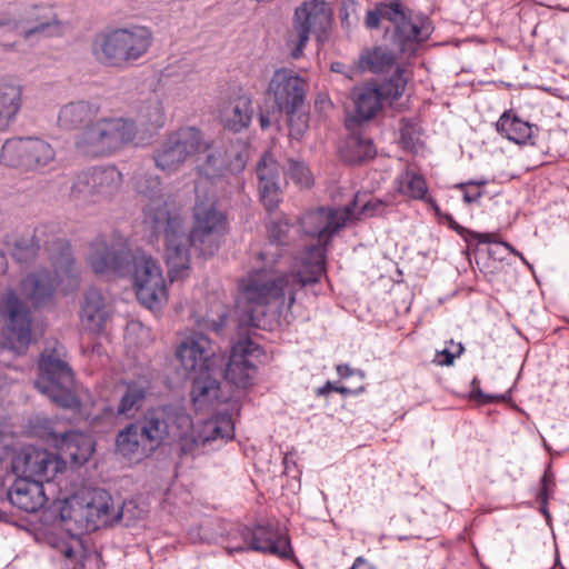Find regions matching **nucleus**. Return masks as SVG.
<instances>
[{"label": "nucleus", "instance_id": "nucleus-8", "mask_svg": "<svg viewBox=\"0 0 569 569\" xmlns=\"http://www.w3.org/2000/svg\"><path fill=\"white\" fill-rule=\"evenodd\" d=\"M64 347L56 339L48 340L38 362L36 388L64 409H76L80 401L71 390L73 372L63 360Z\"/></svg>", "mask_w": 569, "mask_h": 569}, {"label": "nucleus", "instance_id": "nucleus-9", "mask_svg": "<svg viewBox=\"0 0 569 569\" xmlns=\"http://www.w3.org/2000/svg\"><path fill=\"white\" fill-rule=\"evenodd\" d=\"M332 22V10L326 0H302L293 11L291 31L286 41L290 57L301 58L311 37L325 43Z\"/></svg>", "mask_w": 569, "mask_h": 569}, {"label": "nucleus", "instance_id": "nucleus-55", "mask_svg": "<svg viewBox=\"0 0 569 569\" xmlns=\"http://www.w3.org/2000/svg\"><path fill=\"white\" fill-rule=\"evenodd\" d=\"M338 386H335L331 381H327L322 387L316 389V396L318 397H325L329 392L335 391Z\"/></svg>", "mask_w": 569, "mask_h": 569}, {"label": "nucleus", "instance_id": "nucleus-12", "mask_svg": "<svg viewBox=\"0 0 569 569\" xmlns=\"http://www.w3.org/2000/svg\"><path fill=\"white\" fill-rule=\"evenodd\" d=\"M61 520L71 521L81 531H94L108 525L113 518V502L110 493L94 488L80 491L67 499L60 511Z\"/></svg>", "mask_w": 569, "mask_h": 569}, {"label": "nucleus", "instance_id": "nucleus-62", "mask_svg": "<svg viewBox=\"0 0 569 569\" xmlns=\"http://www.w3.org/2000/svg\"><path fill=\"white\" fill-rule=\"evenodd\" d=\"M502 244L510 251L512 252L515 256H518L525 263L528 264V262L526 261V259L523 258V256L517 251L511 244H509L508 242H502Z\"/></svg>", "mask_w": 569, "mask_h": 569}, {"label": "nucleus", "instance_id": "nucleus-59", "mask_svg": "<svg viewBox=\"0 0 569 569\" xmlns=\"http://www.w3.org/2000/svg\"><path fill=\"white\" fill-rule=\"evenodd\" d=\"M441 220L446 221L448 226L453 230L459 231L461 229V227L457 223L450 213H443Z\"/></svg>", "mask_w": 569, "mask_h": 569}, {"label": "nucleus", "instance_id": "nucleus-50", "mask_svg": "<svg viewBox=\"0 0 569 569\" xmlns=\"http://www.w3.org/2000/svg\"><path fill=\"white\" fill-rule=\"evenodd\" d=\"M470 397L477 400L481 405H488L498 401H506L510 398V390L503 395H488L480 389V381L478 378H473L471 381Z\"/></svg>", "mask_w": 569, "mask_h": 569}, {"label": "nucleus", "instance_id": "nucleus-17", "mask_svg": "<svg viewBox=\"0 0 569 569\" xmlns=\"http://www.w3.org/2000/svg\"><path fill=\"white\" fill-rule=\"evenodd\" d=\"M234 535H239L242 542L231 545L229 547V555L256 551L277 556L281 559L293 558V549L290 539L278 526H239Z\"/></svg>", "mask_w": 569, "mask_h": 569}, {"label": "nucleus", "instance_id": "nucleus-52", "mask_svg": "<svg viewBox=\"0 0 569 569\" xmlns=\"http://www.w3.org/2000/svg\"><path fill=\"white\" fill-rule=\"evenodd\" d=\"M382 207V202L380 200H370L363 204L360 216L371 217L376 214L380 208Z\"/></svg>", "mask_w": 569, "mask_h": 569}, {"label": "nucleus", "instance_id": "nucleus-63", "mask_svg": "<svg viewBox=\"0 0 569 569\" xmlns=\"http://www.w3.org/2000/svg\"><path fill=\"white\" fill-rule=\"evenodd\" d=\"M259 123H260V127H261L262 129L268 128V127H269V124H270V120H269L268 116H266V114H260V116H259Z\"/></svg>", "mask_w": 569, "mask_h": 569}, {"label": "nucleus", "instance_id": "nucleus-47", "mask_svg": "<svg viewBox=\"0 0 569 569\" xmlns=\"http://www.w3.org/2000/svg\"><path fill=\"white\" fill-rule=\"evenodd\" d=\"M288 174L300 188H309L312 184V174L303 162L289 160Z\"/></svg>", "mask_w": 569, "mask_h": 569}, {"label": "nucleus", "instance_id": "nucleus-45", "mask_svg": "<svg viewBox=\"0 0 569 569\" xmlns=\"http://www.w3.org/2000/svg\"><path fill=\"white\" fill-rule=\"evenodd\" d=\"M116 447L120 455L129 458L134 455L151 452L146 442L142 441L138 423H130L117 435Z\"/></svg>", "mask_w": 569, "mask_h": 569}, {"label": "nucleus", "instance_id": "nucleus-48", "mask_svg": "<svg viewBox=\"0 0 569 569\" xmlns=\"http://www.w3.org/2000/svg\"><path fill=\"white\" fill-rule=\"evenodd\" d=\"M553 488H555L553 475L549 470H547V471H545V473L542 475V477L540 479V488H539V491L537 492V500L540 503V511L547 518L550 517L549 511H548V500H549V496L553 492Z\"/></svg>", "mask_w": 569, "mask_h": 569}, {"label": "nucleus", "instance_id": "nucleus-26", "mask_svg": "<svg viewBox=\"0 0 569 569\" xmlns=\"http://www.w3.org/2000/svg\"><path fill=\"white\" fill-rule=\"evenodd\" d=\"M253 118L252 98L248 93L239 92L222 101L218 107L220 124L233 133L249 128Z\"/></svg>", "mask_w": 569, "mask_h": 569}, {"label": "nucleus", "instance_id": "nucleus-51", "mask_svg": "<svg viewBox=\"0 0 569 569\" xmlns=\"http://www.w3.org/2000/svg\"><path fill=\"white\" fill-rule=\"evenodd\" d=\"M463 352V346L461 343L456 345L455 351H449L448 349H443L441 351H438L435 358V362L439 366H452L455 362V359L460 357Z\"/></svg>", "mask_w": 569, "mask_h": 569}, {"label": "nucleus", "instance_id": "nucleus-23", "mask_svg": "<svg viewBox=\"0 0 569 569\" xmlns=\"http://www.w3.org/2000/svg\"><path fill=\"white\" fill-rule=\"evenodd\" d=\"M262 357L264 351L261 346L250 338L240 339L231 349L222 377L238 388H247L252 383L256 362Z\"/></svg>", "mask_w": 569, "mask_h": 569}, {"label": "nucleus", "instance_id": "nucleus-46", "mask_svg": "<svg viewBox=\"0 0 569 569\" xmlns=\"http://www.w3.org/2000/svg\"><path fill=\"white\" fill-rule=\"evenodd\" d=\"M286 114L288 117L290 138L300 140L308 129V113L302 108Z\"/></svg>", "mask_w": 569, "mask_h": 569}, {"label": "nucleus", "instance_id": "nucleus-18", "mask_svg": "<svg viewBox=\"0 0 569 569\" xmlns=\"http://www.w3.org/2000/svg\"><path fill=\"white\" fill-rule=\"evenodd\" d=\"M355 207L356 202L340 208L319 207L301 216L299 223L302 232L318 239V244H312V247L322 249L325 258L327 251L326 246L330 242L332 237L346 226L347 221L353 214ZM308 249L309 247L301 253ZM301 256L302 254H300V257Z\"/></svg>", "mask_w": 569, "mask_h": 569}, {"label": "nucleus", "instance_id": "nucleus-57", "mask_svg": "<svg viewBox=\"0 0 569 569\" xmlns=\"http://www.w3.org/2000/svg\"><path fill=\"white\" fill-rule=\"evenodd\" d=\"M422 201H423V202H426V203H428V204L431 207V209L435 211V214H436L438 218L442 219V214H443V212H441V210H440V208H439V206H438L437 201H436L431 196H429V194H428V196H427V199H423Z\"/></svg>", "mask_w": 569, "mask_h": 569}, {"label": "nucleus", "instance_id": "nucleus-39", "mask_svg": "<svg viewBox=\"0 0 569 569\" xmlns=\"http://www.w3.org/2000/svg\"><path fill=\"white\" fill-rule=\"evenodd\" d=\"M395 63V53L386 47L377 46L365 49L360 53L356 69L360 72L383 73L389 71Z\"/></svg>", "mask_w": 569, "mask_h": 569}, {"label": "nucleus", "instance_id": "nucleus-2", "mask_svg": "<svg viewBox=\"0 0 569 569\" xmlns=\"http://www.w3.org/2000/svg\"><path fill=\"white\" fill-rule=\"evenodd\" d=\"M277 267L264 268L250 272L239 281L238 288L249 306L266 307L276 303L279 309L284 305L290 309L296 301L297 291L308 284L316 283L325 273L323 250L311 247L302 256L295 259L288 272H280Z\"/></svg>", "mask_w": 569, "mask_h": 569}, {"label": "nucleus", "instance_id": "nucleus-6", "mask_svg": "<svg viewBox=\"0 0 569 569\" xmlns=\"http://www.w3.org/2000/svg\"><path fill=\"white\" fill-rule=\"evenodd\" d=\"M53 246H57L61 254L51 253L53 274L48 270L31 272L19 284L21 297L29 301L33 308H42L51 303L56 292L66 295L79 284L69 241H56Z\"/></svg>", "mask_w": 569, "mask_h": 569}, {"label": "nucleus", "instance_id": "nucleus-64", "mask_svg": "<svg viewBox=\"0 0 569 569\" xmlns=\"http://www.w3.org/2000/svg\"><path fill=\"white\" fill-rule=\"evenodd\" d=\"M343 68H345V64H343V63H341V62H333V63L331 64V70H332L333 72H340V73H341V72H343Z\"/></svg>", "mask_w": 569, "mask_h": 569}, {"label": "nucleus", "instance_id": "nucleus-36", "mask_svg": "<svg viewBox=\"0 0 569 569\" xmlns=\"http://www.w3.org/2000/svg\"><path fill=\"white\" fill-rule=\"evenodd\" d=\"M164 123L163 99L160 94L153 93L139 106L134 124L147 133H153L160 130Z\"/></svg>", "mask_w": 569, "mask_h": 569}, {"label": "nucleus", "instance_id": "nucleus-35", "mask_svg": "<svg viewBox=\"0 0 569 569\" xmlns=\"http://www.w3.org/2000/svg\"><path fill=\"white\" fill-rule=\"evenodd\" d=\"M80 319L83 328L91 332H101L108 319V311L102 293L97 289H89L83 299Z\"/></svg>", "mask_w": 569, "mask_h": 569}, {"label": "nucleus", "instance_id": "nucleus-13", "mask_svg": "<svg viewBox=\"0 0 569 569\" xmlns=\"http://www.w3.org/2000/svg\"><path fill=\"white\" fill-rule=\"evenodd\" d=\"M22 24H32L23 29L26 40L34 36L59 37L63 33V23L58 19L52 7L46 4L21 6L14 3L9 12L0 16V34L19 33Z\"/></svg>", "mask_w": 569, "mask_h": 569}, {"label": "nucleus", "instance_id": "nucleus-49", "mask_svg": "<svg viewBox=\"0 0 569 569\" xmlns=\"http://www.w3.org/2000/svg\"><path fill=\"white\" fill-rule=\"evenodd\" d=\"M419 141V130L417 124L408 119L400 121V143L403 149L412 150Z\"/></svg>", "mask_w": 569, "mask_h": 569}, {"label": "nucleus", "instance_id": "nucleus-34", "mask_svg": "<svg viewBox=\"0 0 569 569\" xmlns=\"http://www.w3.org/2000/svg\"><path fill=\"white\" fill-rule=\"evenodd\" d=\"M124 391L117 407V416L127 419L134 418L142 409L147 395L151 388L150 380L147 377H139L133 380H123Z\"/></svg>", "mask_w": 569, "mask_h": 569}, {"label": "nucleus", "instance_id": "nucleus-53", "mask_svg": "<svg viewBox=\"0 0 569 569\" xmlns=\"http://www.w3.org/2000/svg\"><path fill=\"white\" fill-rule=\"evenodd\" d=\"M336 370H337L339 378H341V379H347V378L353 376L355 373H359L361 376V378L365 377V375L361 370L352 369L349 365H346V363L338 365L336 367Z\"/></svg>", "mask_w": 569, "mask_h": 569}, {"label": "nucleus", "instance_id": "nucleus-40", "mask_svg": "<svg viewBox=\"0 0 569 569\" xmlns=\"http://www.w3.org/2000/svg\"><path fill=\"white\" fill-rule=\"evenodd\" d=\"M340 157L345 162L357 164L376 157L377 150L370 138L350 134L340 147Z\"/></svg>", "mask_w": 569, "mask_h": 569}, {"label": "nucleus", "instance_id": "nucleus-38", "mask_svg": "<svg viewBox=\"0 0 569 569\" xmlns=\"http://www.w3.org/2000/svg\"><path fill=\"white\" fill-rule=\"evenodd\" d=\"M533 126L520 119L511 110L505 111L496 122L497 132L517 144H526L532 137Z\"/></svg>", "mask_w": 569, "mask_h": 569}, {"label": "nucleus", "instance_id": "nucleus-16", "mask_svg": "<svg viewBox=\"0 0 569 569\" xmlns=\"http://www.w3.org/2000/svg\"><path fill=\"white\" fill-rule=\"evenodd\" d=\"M407 82L406 69L398 66L395 73L381 86L369 83L359 88L355 93V114L348 119V127L375 118L385 100H395L402 96Z\"/></svg>", "mask_w": 569, "mask_h": 569}, {"label": "nucleus", "instance_id": "nucleus-33", "mask_svg": "<svg viewBox=\"0 0 569 569\" xmlns=\"http://www.w3.org/2000/svg\"><path fill=\"white\" fill-rule=\"evenodd\" d=\"M222 367L194 377L191 388V400L196 410H206L219 400Z\"/></svg>", "mask_w": 569, "mask_h": 569}, {"label": "nucleus", "instance_id": "nucleus-30", "mask_svg": "<svg viewBox=\"0 0 569 569\" xmlns=\"http://www.w3.org/2000/svg\"><path fill=\"white\" fill-rule=\"evenodd\" d=\"M23 106V87L11 78L0 79V131H7Z\"/></svg>", "mask_w": 569, "mask_h": 569}, {"label": "nucleus", "instance_id": "nucleus-32", "mask_svg": "<svg viewBox=\"0 0 569 569\" xmlns=\"http://www.w3.org/2000/svg\"><path fill=\"white\" fill-rule=\"evenodd\" d=\"M203 163L198 164V171L211 181L228 178L229 174L237 176L244 169V161L240 154L234 156V161L227 164V152L221 149H209Z\"/></svg>", "mask_w": 569, "mask_h": 569}, {"label": "nucleus", "instance_id": "nucleus-5", "mask_svg": "<svg viewBox=\"0 0 569 569\" xmlns=\"http://www.w3.org/2000/svg\"><path fill=\"white\" fill-rule=\"evenodd\" d=\"M227 230V217L218 209L216 198L207 197L206 199H200L198 197L193 207V222L189 236L184 232L183 221L180 218L178 234L183 239L187 262L186 266L176 268L167 261L171 281L182 279L189 270L190 247H193L203 257L212 256L219 249L221 239Z\"/></svg>", "mask_w": 569, "mask_h": 569}, {"label": "nucleus", "instance_id": "nucleus-10", "mask_svg": "<svg viewBox=\"0 0 569 569\" xmlns=\"http://www.w3.org/2000/svg\"><path fill=\"white\" fill-rule=\"evenodd\" d=\"M137 136L134 121L126 118L96 119L76 136V149L88 157H107L132 142Z\"/></svg>", "mask_w": 569, "mask_h": 569}, {"label": "nucleus", "instance_id": "nucleus-22", "mask_svg": "<svg viewBox=\"0 0 569 569\" xmlns=\"http://www.w3.org/2000/svg\"><path fill=\"white\" fill-rule=\"evenodd\" d=\"M56 241L67 240L57 238L49 226H39L33 231L12 233L4 238V244L10 249L12 258L21 264L32 262L41 248L48 252L50 260L52 252L61 256L57 246H53Z\"/></svg>", "mask_w": 569, "mask_h": 569}, {"label": "nucleus", "instance_id": "nucleus-61", "mask_svg": "<svg viewBox=\"0 0 569 569\" xmlns=\"http://www.w3.org/2000/svg\"><path fill=\"white\" fill-rule=\"evenodd\" d=\"M482 196V192L478 191L476 193H468L466 192L463 196V199L466 202L471 203L478 201Z\"/></svg>", "mask_w": 569, "mask_h": 569}, {"label": "nucleus", "instance_id": "nucleus-24", "mask_svg": "<svg viewBox=\"0 0 569 569\" xmlns=\"http://www.w3.org/2000/svg\"><path fill=\"white\" fill-rule=\"evenodd\" d=\"M234 437V423L229 413H218L197 425V437L184 438L183 455L196 456L200 448L211 441H229Z\"/></svg>", "mask_w": 569, "mask_h": 569}, {"label": "nucleus", "instance_id": "nucleus-42", "mask_svg": "<svg viewBox=\"0 0 569 569\" xmlns=\"http://www.w3.org/2000/svg\"><path fill=\"white\" fill-rule=\"evenodd\" d=\"M167 416L169 433L171 432L177 438L180 453L184 456L182 439L196 438L197 425L193 423L191 416L186 411L184 408L179 407L169 409Z\"/></svg>", "mask_w": 569, "mask_h": 569}, {"label": "nucleus", "instance_id": "nucleus-58", "mask_svg": "<svg viewBox=\"0 0 569 569\" xmlns=\"http://www.w3.org/2000/svg\"><path fill=\"white\" fill-rule=\"evenodd\" d=\"M237 532V528L232 531L229 532L228 535V546L226 547V550L229 552V547L231 545H237V543H241V538L239 537V535H234Z\"/></svg>", "mask_w": 569, "mask_h": 569}, {"label": "nucleus", "instance_id": "nucleus-43", "mask_svg": "<svg viewBox=\"0 0 569 569\" xmlns=\"http://www.w3.org/2000/svg\"><path fill=\"white\" fill-rule=\"evenodd\" d=\"M91 170L79 172L70 187V199L78 206L101 204Z\"/></svg>", "mask_w": 569, "mask_h": 569}, {"label": "nucleus", "instance_id": "nucleus-27", "mask_svg": "<svg viewBox=\"0 0 569 569\" xmlns=\"http://www.w3.org/2000/svg\"><path fill=\"white\" fill-rule=\"evenodd\" d=\"M260 200L268 211L278 208L282 199L280 166L270 153H264L257 163Z\"/></svg>", "mask_w": 569, "mask_h": 569}, {"label": "nucleus", "instance_id": "nucleus-25", "mask_svg": "<svg viewBox=\"0 0 569 569\" xmlns=\"http://www.w3.org/2000/svg\"><path fill=\"white\" fill-rule=\"evenodd\" d=\"M290 224L284 219L271 221L268 226V241L264 243L262 250L259 252V259L266 266H292L295 259L289 254V243L287 241Z\"/></svg>", "mask_w": 569, "mask_h": 569}, {"label": "nucleus", "instance_id": "nucleus-21", "mask_svg": "<svg viewBox=\"0 0 569 569\" xmlns=\"http://www.w3.org/2000/svg\"><path fill=\"white\" fill-rule=\"evenodd\" d=\"M176 358L186 373H202L222 367L224 358L216 355L211 340L202 333L187 336L176 348Z\"/></svg>", "mask_w": 569, "mask_h": 569}, {"label": "nucleus", "instance_id": "nucleus-41", "mask_svg": "<svg viewBox=\"0 0 569 569\" xmlns=\"http://www.w3.org/2000/svg\"><path fill=\"white\" fill-rule=\"evenodd\" d=\"M397 192L411 200L422 201L429 194V188L425 177L407 167L395 179Z\"/></svg>", "mask_w": 569, "mask_h": 569}, {"label": "nucleus", "instance_id": "nucleus-20", "mask_svg": "<svg viewBox=\"0 0 569 569\" xmlns=\"http://www.w3.org/2000/svg\"><path fill=\"white\" fill-rule=\"evenodd\" d=\"M308 87L305 78L295 70L279 68L269 80L266 96L273 101L279 111L292 113L305 107Z\"/></svg>", "mask_w": 569, "mask_h": 569}, {"label": "nucleus", "instance_id": "nucleus-14", "mask_svg": "<svg viewBox=\"0 0 569 569\" xmlns=\"http://www.w3.org/2000/svg\"><path fill=\"white\" fill-rule=\"evenodd\" d=\"M56 161V150L50 142L38 137L7 139L0 149V163L27 172H43Z\"/></svg>", "mask_w": 569, "mask_h": 569}, {"label": "nucleus", "instance_id": "nucleus-15", "mask_svg": "<svg viewBox=\"0 0 569 569\" xmlns=\"http://www.w3.org/2000/svg\"><path fill=\"white\" fill-rule=\"evenodd\" d=\"M209 149V142L196 127H182L167 136L163 142L153 151L156 167L168 173L177 172L182 164Z\"/></svg>", "mask_w": 569, "mask_h": 569}, {"label": "nucleus", "instance_id": "nucleus-3", "mask_svg": "<svg viewBox=\"0 0 569 569\" xmlns=\"http://www.w3.org/2000/svg\"><path fill=\"white\" fill-rule=\"evenodd\" d=\"M136 191L147 200L144 222L153 233L163 231L166 238V261L177 267L186 266L187 256L183 239L178 234L180 212L163 198L160 178L152 173H139L134 177Z\"/></svg>", "mask_w": 569, "mask_h": 569}, {"label": "nucleus", "instance_id": "nucleus-29", "mask_svg": "<svg viewBox=\"0 0 569 569\" xmlns=\"http://www.w3.org/2000/svg\"><path fill=\"white\" fill-rule=\"evenodd\" d=\"M53 441L59 452L74 465L87 462L92 456L96 446L90 435L80 431L53 435Z\"/></svg>", "mask_w": 569, "mask_h": 569}, {"label": "nucleus", "instance_id": "nucleus-56", "mask_svg": "<svg viewBox=\"0 0 569 569\" xmlns=\"http://www.w3.org/2000/svg\"><path fill=\"white\" fill-rule=\"evenodd\" d=\"M349 569H373L372 566L363 557H357L353 565Z\"/></svg>", "mask_w": 569, "mask_h": 569}, {"label": "nucleus", "instance_id": "nucleus-54", "mask_svg": "<svg viewBox=\"0 0 569 569\" xmlns=\"http://www.w3.org/2000/svg\"><path fill=\"white\" fill-rule=\"evenodd\" d=\"M363 391H365V387L363 386H361V387H359L357 389H350V388H347L345 386H338L336 388V392H338V393H340L342 396H350V395L358 396V395H360Z\"/></svg>", "mask_w": 569, "mask_h": 569}, {"label": "nucleus", "instance_id": "nucleus-1", "mask_svg": "<svg viewBox=\"0 0 569 569\" xmlns=\"http://www.w3.org/2000/svg\"><path fill=\"white\" fill-rule=\"evenodd\" d=\"M88 263L97 274L130 277L137 298L150 310H159L168 300L166 279L158 262L141 250L132 251L121 236L108 240L97 236L89 247Z\"/></svg>", "mask_w": 569, "mask_h": 569}, {"label": "nucleus", "instance_id": "nucleus-28", "mask_svg": "<svg viewBox=\"0 0 569 569\" xmlns=\"http://www.w3.org/2000/svg\"><path fill=\"white\" fill-rule=\"evenodd\" d=\"M7 496L12 506L28 513L37 512L47 501L43 483L26 478H18Z\"/></svg>", "mask_w": 569, "mask_h": 569}, {"label": "nucleus", "instance_id": "nucleus-60", "mask_svg": "<svg viewBox=\"0 0 569 569\" xmlns=\"http://www.w3.org/2000/svg\"><path fill=\"white\" fill-rule=\"evenodd\" d=\"M8 258L2 249H0V276L8 271Z\"/></svg>", "mask_w": 569, "mask_h": 569}, {"label": "nucleus", "instance_id": "nucleus-19", "mask_svg": "<svg viewBox=\"0 0 569 569\" xmlns=\"http://www.w3.org/2000/svg\"><path fill=\"white\" fill-rule=\"evenodd\" d=\"M11 469L18 478L52 481L66 469V461L46 449L28 446L16 452L11 459Z\"/></svg>", "mask_w": 569, "mask_h": 569}, {"label": "nucleus", "instance_id": "nucleus-11", "mask_svg": "<svg viewBox=\"0 0 569 569\" xmlns=\"http://www.w3.org/2000/svg\"><path fill=\"white\" fill-rule=\"evenodd\" d=\"M0 312L7 320L0 343V365L10 367L16 357L24 355L32 340L30 309L14 290H8L1 300Z\"/></svg>", "mask_w": 569, "mask_h": 569}, {"label": "nucleus", "instance_id": "nucleus-31", "mask_svg": "<svg viewBox=\"0 0 569 569\" xmlns=\"http://www.w3.org/2000/svg\"><path fill=\"white\" fill-rule=\"evenodd\" d=\"M100 106L92 101H74L61 107L58 114V126L62 130H86L97 119Z\"/></svg>", "mask_w": 569, "mask_h": 569}, {"label": "nucleus", "instance_id": "nucleus-44", "mask_svg": "<svg viewBox=\"0 0 569 569\" xmlns=\"http://www.w3.org/2000/svg\"><path fill=\"white\" fill-rule=\"evenodd\" d=\"M137 423L139 425L142 441L146 442L150 451L156 450L169 435V423L157 417L153 412L147 413Z\"/></svg>", "mask_w": 569, "mask_h": 569}, {"label": "nucleus", "instance_id": "nucleus-4", "mask_svg": "<svg viewBox=\"0 0 569 569\" xmlns=\"http://www.w3.org/2000/svg\"><path fill=\"white\" fill-rule=\"evenodd\" d=\"M389 22L386 37L397 51L403 56H415L430 38L433 28L430 19L422 13L406 12L398 0L380 2L366 14V27L378 29Z\"/></svg>", "mask_w": 569, "mask_h": 569}, {"label": "nucleus", "instance_id": "nucleus-7", "mask_svg": "<svg viewBox=\"0 0 569 569\" xmlns=\"http://www.w3.org/2000/svg\"><path fill=\"white\" fill-rule=\"evenodd\" d=\"M152 42L153 32L149 27L131 24L97 33L91 43V52L99 63L124 69L142 59Z\"/></svg>", "mask_w": 569, "mask_h": 569}, {"label": "nucleus", "instance_id": "nucleus-37", "mask_svg": "<svg viewBox=\"0 0 569 569\" xmlns=\"http://www.w3.org/2000/svg\"><path fill=\"white\" fill-rule=\"evenodd\" d=\"M90 170L101 204L109 202L120 191L122 173L113 166L93 167Z\"/></svg>", "mask_w": 569, "mask_h": 569}]
</instances>
